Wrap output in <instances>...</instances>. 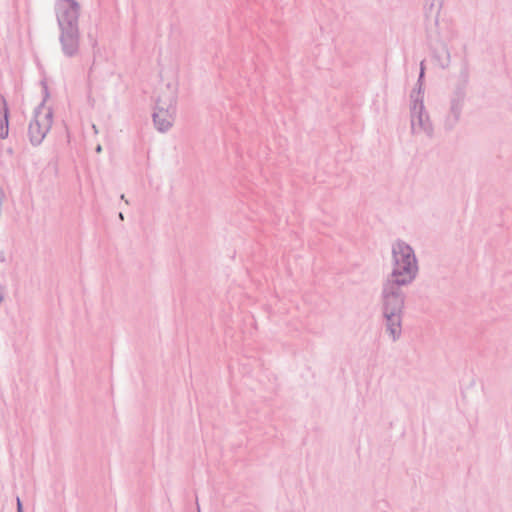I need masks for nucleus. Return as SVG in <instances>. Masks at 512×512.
<instances>
[{
	"label": "nucleus",
	"instance_id": "6",
	"mask_svg": "<svg viewBox=\"0 0 512 512\" xmlns=\"http://www.w3.org/2000/svg\"><path fill=\"white\" fill-rule=\"evenodd\" d=\"M17 510H18V512H23L22 511V503H21V500L19 497L17 498Z\"/></svg>",
	"mask_w": 512,
	"mask_h": 512
},
{
	"label": "nucleus",
	"instance_id": "7",
	"mask_svg": "<svg viewBox=\"0 0 512 512\" xmlns=\"http://www.w3.org/2000/svg\"><path fill=\"white\" fill-rule=\"evenodd\" d=\"M395 302H396V307L399 308L401 301L399 299L395 298Z\"/></svg>",
	"mask_w": 512,
	"mask_h": 512
},
{
	"label": "nucleus",
	"instance_id": "2",
	"mask_svg": "<svg viewBox=\"0 0 512 512\" xmlns=\"http://www.w3.org/2000/svg\"><path fill=\"white\" fill-rule=\"evenodd\" d=\"M48 131L49 124L45 123L44 125H42L39 118L34 119L29 125V135L31 141L34 143L41 142Z\"/></svg>",
	"mask_w": 512,
	"mask_h": 512
},
{
	"label": "nucleus",
	"instance_id": "5",
	"mask_svg": "<svg viewBox=\"0 0 512 512\" xmlns=\"http://www.w3.org/2000/svg\"><path fill=\"white\" fill-rule=\"evenodd\" d=\"M65 6L69 7L70 10H71V18L72 19H75L76 18V8L74 6V4L70 3V2H64L61 4V7H60V10H62Z\"/></svg>",
	"mask_w": 512,
	"mask_h": 512
},
{
	"label": "nucleus",
	"instance_id": "8",
	"mask_svg": "<svg viewBox=\"0 0 512 512\" xmlns=\"http://www.w3.org/2000/svg\"><path fill=\"white\" fill-rule=\"evenodd\" d=\"M63 21V15L60 13L59 14V22H62Z\"/></svg>",
	"mask_w": 512,
	"mask_h": 512
},
{
	"label": "nucleus",
	"instance_id": "1",
	"mask_svg": "<svg viewBox=\"0 0 512 512\" xmlns=\"http://www.w3.org/2000/svg\"><path fill=\"white\" fill-rule=\"evenodd\" d=\"M393 263L390 278L385 292L393 293L394 285L408 284L413 280L417 271L414 253L408 245L397 242L392 248Z\"/></svg>",
	"mask_w": 512,
	"mask_h": 512
},
{
	"label": "nucleus",
	"instance_id": "3",
	"mask_svg": "<svg viewBox=\"0 0 512 512\" xmlns=\"http://www.w3.org/2000/svg\"><path fill=\"white\" fill-rule=\"evenodd\" d=\"M171 115L166 111H159L154 115V121L160 131H165L171 126Z\"/></svg>",
	"mask_w": 512,
	"mask_h": 512
},
{
	"label": "nucleus",
	"instance_id": "4",
	"mask_svg": "<svg viewBox=\"0 0 512 512\" xmlns=\"http://www.w3.org/2000/svg\"><path fill=\"white\" fill-rule=\"evenodd\" d=\"M387 318H388V321L390 322L389 330H390L391 334L393 335V337H395L400 332L399 318L397 315H395L393 313L391 315L387 314Z\"/></svg>",
	"mask_w": 512,
	"mask_h": 512
}]
</instances>
